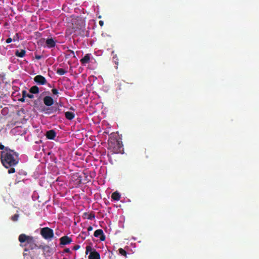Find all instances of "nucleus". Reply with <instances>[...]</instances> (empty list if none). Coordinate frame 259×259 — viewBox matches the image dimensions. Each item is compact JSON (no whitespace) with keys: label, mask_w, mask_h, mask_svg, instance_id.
<instances>
[{"label":"nucleus","mask_w":259,"mask_h":259,"mask_svg":"<svg viewBox=\"0 0 259 259\" xmlns=\"http://www.w3.org/2000/svg\"><path fill=\"white\" fill-rule=\"evenodd\" d=\"M92 248L90 246H87L86 247V251L87 252L90 251L92 250Z\"/></svg>","instance_id":"obj_35"},{"label":"nucleus","mask_w":259,"mask_h":259,"mask_svg":"<svg viewBox=\"0 0 259 259\" xmlns=\"http://www.w3.org/2000/svg\"><path fill=\"white\" fill-rule=\"evenodd\" d=\"M90 235V233L88 231H86V232H84V231H82L81 233H80V236L81 237V238L83 239H85V237L87 236H88Z\"/></svg>","instance_id":"obj_20"},{"label":"nucleus","mask_w":259,"mask_h":259,"mask_svg":"<svg viewBox=\"0 0 259 259\" xmlns=\"http://www.w3.org/2000/svg\"><path fill=\"white\" fill-rule=\"evenodd\" d=\"M26 53V52L25 50H21L20 51L16 50L15 52V55L17 57L23 58L25 56Z\"/></svg>","instance_id":"obj_15"},{"label":"nucleus","mask_w":259,"mask_h":259,"mask_svg":"<svg viewBox=\"0 0 259 259\" xmlns=\"http://www.w3.org/2000/svg\"><path fill=\"white\" fill-rule=\"evenodd\" d=\"M38 249H41L43 251V253L41 254V255L43 254L46 255L47 253L50 252L51 250V248L48 245H39L38 246Z\"/></svg>","instance_id":"obj_11"},{"label":"nucleus","mask_w":259,"mask_h":259,"mask_svg":"<svg viewBox=\"0 0 259 259\" xmlns=\"http://www.w3.org/2000/svg\"><path fill=\"white\" fill-rule=\"evenodd\" d=\"M29 254L32 259H41V254L39 249H35L29 252Z\"/></svg>","instance_id":"obj_5"},{"label":"nucleus","mask_w":259,"mask_h":259,"mask_svg":"<svg viewBox=\"0 0 259 259\" xmlns=\"http://www.w3.org/2000/svg\"><path fill=\"white\" fill-rule=\"evenodd\" d=\"M64 252H66V253H70V250L69 248H66L64 250Z\"/></svg>","instance_id":"obj_36"},{"label":"nucleus","mask_w":259,"mask_h":259,"mask_svg":"<svg viewBox=\"0 0 259 259\" xmlns=\"http://www.w3.org/2000/svg\"><path fill=\"white\" fill-rule=\"evenodd\" d=\"M10 169L8 170V172L9 174H13L15 172L16 170L14 167H10Z\"/></svg>","instance_id":"obj_27"},{"label":"nucleus","mask_w":259,"mask_h":259,"mask_svg":"<svg viewBox=\"0 0 259 259\" xmlns=\"http://www.w3.org/2000/svg\"><path fill=\"white\" fill-rule=\"evenodd\" d=\"M65 116L66 119L71 120L74 118L75 114L73 112L67 111L65 112Z\"/></svg>","instance_id":"obj_16"},{"label":"nucleus","mask_w":259,"mask_h":259,"mask_svg":"<svg viewBox=\"0 0 259 259\" xmlns=\"http://www.w3.org/2000/svg\"><path fill=\"white\" fill-rule=\"evenodd\" d=\"M79 33L78 34H79L80 35H81V36H83L84 35V29H81L80 28L79 30Z\"/></svg>","instance_id":"obj_31"},{"label":"nucleus","mask_w":259,"mask_h":259,"mask_svg":"<svg viewBox=\"0 0 259 259\" xmlns=\"http://www.w3.org/2000/svg\"><path fill=\"white\" fill-rule=\"evenodd\" d=\"M84 215H87V219L90 220H92L95 218V215L94 213H91L90 214H87V213H84Z\"/></svg>","instance_id":"obj_22"},{"label":"nucleus","mask_w":259,"mask_h":259,"mask_svg":"<svg viewBox=\"0 0 259 259\" xmlns=\"http://www.w3.org/2000/svg\"><path fill=\"white\" fill-rule=\"evenodd\" d=\"M26 97H28L30 99H32L34 98V96L33 94H28L27 93V92H26Z\"/></svg>","instance_id":"obj_30"},{"label":"nucleus","mask_w":259,"mask_h":259,"mask_svg":"<svg viewBox=\"0 0 259 259\" xmlns=\"http://www.w3.org/2000/svg\"><path fill=\"white\" fill-rule=\"evenodd\" d=\"M94 235L96 237H99L101 241H104L106 239L105 235L102 229H98L94 232Z\"/></svg>","instance_id":"obj_8"},{"label":"nucleus","mask_w":259,"mask_h":259,"mask_svg":"<svg viewBox=\"0 0 259 259\" xmlns=\"http://www.w3.org/2000/svg\"><path fill=\"white\" fill-rule=\"evenodd\" d=\"M82 183V182H81V179H78V184H80V183Z\"/></svg>","instance_id":"obj_40"},{"label":"nucleus","mask_w":259,"mask_h":259,"mask_svg":"<svg viewBox=\"0 0 259 259\" xmlns=\"http://www.w3.org/2000/svg\"><path fill=\"white\" fill-rule=\"evenodd\" d=\"M56 72L57 74H58L60 75H63L67 72V71H66L63 68H58Z\"/></svg>","instance_id":"obj_19"},{"label":"nucleus","mask_w":259,"mask_h":259,"mask_svg":"<svg viewBox=\"0 0 259 259\" xmlns=\"http://www.w3.org/2000/svg\"><path fill=\"white\" fill-rule=\"evenodd\" d=\"M80 248V245H76L73 247V249L74 250H77Z\"/></svg>","instance_id":"obj_33"},{"label":"nucleus","mask_w":259,"mask_h":259,"mask_svg":"<svg viewBox=\"0 0 259 259\" xmlns=\"http://www.w3.org/2000/svg\"><path fill=\"white\" fill-rule=\"evenodd\" d=\"M93 229V227L92 226H89L88 228H87V230L89 232V231H92Z\"/></svg>","instance_id":"obj_38"},{"label":"nucleus","mask_w":259,"mask_h":259,"mask_svg":"<svg viewBox=\"0 0 259 259\" xmlns=\"http://www.w3.org/2000/svg\"><path fill=\"white\" fill-rule=\"evenodd\" d=\"M72 242V239L67 236H64L60 238V244L65 245L69 244Z\"/></svg>","instance_id":"obj_7"},{"label":"nucleus","mask_w":259,"mask_h":259,"mask_svg":"<svg viewBox=\"0 0 259 259\" xmlns=\"http://www.w3.org/2000/svg\"><path fill=\"white\" fill-rule=\"evenodd\" d=\"M118 251H119V253L121 255H123L124 256H126V255H127V252L126 251L123 249V248H120L118 249Z\"/></svg>","instance_id":"obj_23"},{"label":"nucleus","mask_w":259,"mask_h":259,"mask_svg":"<svg viewBox=\"0 0 259 259\" xmlns=\"http://www.w3.org/2000/svg\"><path fill=\"white\" fill-rule=\"evenodd\" d=\"M52 92L54 95H57L59 94L58 90L56 89L53 88L52 90Z\"/></svg>","instance_id":"obj_29"},{"label":"nucleus","mask_w":259,"mask_h":259,"mask_svg":"<svg viewBox=\"0 0 259 259\" xmlns=\"http://www.w3.org/2000/svg\"><path fill=\"white\" fill-rule=\"evenodd\" d=\"M27 255V253H25V252H24L23 253V255L25 256H26Z\"/></svg>","instance_id":"obj_41"},{"label":"nucleus","mask_w":259,"mask_h":259,"mask_svg":"<svg viewBox=\"0 0 259 259\" xmlns=\"http://www.w3.org/2000/svg\"><path fill=\"white\" fill-rule=\"evenodd\" d=\"M99 25H100L101 26H103V25H104V22H103V21L100 20V21L99 22Z\"/></svg>","instance_id":"obj_39"},{"label":"nucleus","mask_w":259,"mask_h":259,"mask_svg":"<svg viewBox=\"0 0 259 259\" xmlns=\"http://www.w3.org/2000/svg\"><path fill=\"white\" fill-rule=\"evenodd\" d=\"M0 159L3 165L6 168L16 166L19 161L18 153L8 149L6 151L1 152Z\"/></svg>","instance_id":"obj_1"},{"label":"nucleus","mask_w":259,"mask_h":259,"mask_svg":"<svg viewBox=\"0 0 259 259\" xmlns=\"http://www.w3.org/2000/svg\"><path fill=\"white\" fill-rule=\"evenodd\" d=\"M44 111L47 114H51L53 113V109L50 108H47L46 110H44Z\"/></svg>","instance_id":"obj_28"},{"label":"nucleus","mask_w":259,"mask_h":259,"mask_svg":"<svg viewBox=\"0 0 259 259\" xmlns=\"http://www.w3.org/2000/svg\"><path fill=\"white\" fill-rule=\"evenodd\" d=\"M108 149L112 154L122 153L123 151L122 141L116 134L111 133L108 140Z\"/></svg>","instance_id":"obj_2"},{"label":"nucleus","mask_w":259,"mask_h":259,"mask_svg":"<svg viewBox=\"0 0 259 259\" xmlns=\"http://www.w3.org/2000/svg\"><path fill=\"white\" fill-rule=\"evenodd\" d=\"M46 44L48 48H53L56 45V42L52 38H48L46 40Z\"/></svg>","instance_id":"obj_14"},{"label":"nucleus","mask_w":259,"mask_h":259,"mask_svg":"<svg viewBox=\"0 0 259 259\" xmlns=\"http://www.w3.org/2000/svg\"><path fill=\"white\" fill-rule=\"evenodd\" d=\"M40 234L45 239H51L54 236V231L49 227H45L41 229Z\"/></svg>","instance_id":"obj_4"},{"label":"nucleus","mask_w":259,"mask_h":259,"mask_svg":"<svg viewBox=\"0 0 259 259\" xmlns=\"http://www.w3.org/2000/svg\"><path fill=\"white\" fill-rule=\"evenodd\" d=\"M111 198L112 199L118 201L120 200L121 198V195L119 192L117 191L113 192L111 195Z\"/></svg>","instance_id":"obj_17"},{"label":"nucleus","mask_w":259,"mask_h":259,"mask_svg":"<svg viewBox=\"0 0 259 259\" xmlns=\"http://www.w3.org/2000/svg\"><path fill=\"white\" fill-rule=\"evenodd\" d=\"M42 57V55H35V58L37 60H40Z\"/></svg>","instance_id":"obj_32"},{"label":"nucleus","mask_w":259,"mask_h":259,"mask_svg":"<svg viewBox=\"0 0 259 259\" xmlns=\"http://www.w3.org/2000/svg\"><path fill=\"white\" fill-rule=\"evenodd\" d=\"M12 40H13V39H12V38H10V37H9V38H7V39H6V42H7V44H9V43L11 42L12 41Z\"/></svg>","instance_id":"obj_34"},{"label":"nucleus","mask_w":259,"mask_h":259,"mask_svg":"<svg viewBox=\"0 0 259 259\" xmlns=\"http://www.w3.org/2000/svg\"><path fill=\"white\" fill-rule=\"evenodd\" d=\"M68 51L71 54H72L73 55V57H75V55H74V52L72 50H68Z\"/></svg>","instance_id":"obj_37"},{"label":"nucleus","mask_w":259,"mask_h":259,"mask_svg":"<svg viewBox=\"0 0 259 259\" xmlns=\"http://www.w3.org/2000/svg\"><path fill=\"white\" fill-rule=\"evenodd\" d=\"M6 149H10L8 147H5L2 143H0V150H3L2 151H6Z\"/></svg>","instance_id":"obj_26"},{"label":"nucleus","mask_w":259,"mask_h":259,"mask_svg":"<svg viewBox=\"0 0 259 259\" xmlns=\"http://www.w3.org/2000/svg\"><path fill=\"white\" fill-rule=\"evenodd\" d=\"M90 54H87L82 59H81L80 61L81 64L85 65L89 63L90 60Z\"/></svg>","instance_id":"obj_12"},{"label":"nucleus","mask_w":259,"mask_h":259,"mask_svg":"<svg viewBox=\"0 0 259 259\" xmlns=\"http://www.w3.org/2000/svg\"><path fill=\"white\" fill-rule=\"evenodd\" d=\"M19 217L18 214H15L11 217V220L13 222H16L18 220Z\"/></svg>","instance_id":"obj_24"},{"label":"nucleus","mask_w":259,"mask_h":259,"mask_svg":"<svg viewBox=\"0 0 259 259\" xmlns=\"http://www.w3.org/2000/svg\"><path fill=\"white\" fill-rule=\"evenodd\" d=\"M43 101L44 104L47 106H51L54 104V100L50 96H46Z\"/></svg>","instance_id":"obj_9"},{"label":"nucleus","mask_w":259,"mask_h":259,"mask_svg":"<svg viewBox=\"0 0 259 259\" xmlns=\"http://www.w3.org/2000/svg\"><path fill=\"white\" fill-rule=\"evenodd\" d=\"M30 92L32 94H37L39 93V88L36 85L32 87L29 90Z\"/></svg>","instance_id":"obj_18"},{"label":"nucleus","mask_w":259,"mask_h":259,"mask_svg":"<svg viewBox=\"0 0 259 259\" xmlns=\"http://www.w3.org/2000/svg\"><path fill=\"white\" fill-rule=\"evenodd\" d=\"M46 136L47 139L53 140L54 139L55 137H56V133L54 130H51L47 132Z\"/></svg>","instance_id":"obj_10"},{"label":"nucleus","mask_w":259,"mask_h":259,"mask_svg":"<svg viewBox=\"0 0 259 259\" xmlns=\"http://www.w3.org/2000/svg\"><path fill=\"white\" fill-rule=\"evenodd\" d=\"M19 39V33H17L14 36L13 40L14 41H18Z\"/></svg>","instance_id":"obj_25"},{"label":"nucleus","mask_w":259,"mask_h":259,"mask_svg":"<svg viewBox=\"0 0 259 259\" xmlns=\"http://www.w3.org/2000/svg\"><path fill=\"white\" fill-rule=\"evenodd\" d=\"M34 81L39 85H44L47 83V81L45 77L41 75H37L34 78Z\"/></svg>","instance_id":"obj_6"},{"label":"nucleus","mask_w":259,"mask_h":259,"mask_svg":"<svg viewBox=\"0 0 259 259\" xmlns=\"http://www.w3.org/2000/svg\"><path fill=\"white\" fill-rule=\"evenodd\" d=\"M26 90H23L22 91V98L20 99L19 100V101H21L22 102H24L25 101V98H26Z\"/></svg>","instance_id":"obj_21"},{"label":"nucleus","mask_w":259,"mask_h":259,"mask_svg":"<svg viewBox=\"0 0 259 259\" xmlns=\"http://www.w3.org/2000/svg\"><path fill=\"white\" fill-rule=\"evenodd\" d=\"M18 240L21 243H26L24 246H26L27 245L28 246V248L24 249V251H28L29 248L31 250L36 248L38 249L39 246L36 245L34 238L32 236H28L25 234H21L19 235ZM21 246H23V245L21 244Z\"/></svg>","instance_id":"obj_3"},{"label":"nucleus","mask_w":259,"mask_h":259,"mask_svg":"<svg viewBox=\"0 0 259 259\" xmlns=\"http://www.w3.org/2000/svg\"><path fill=\"white\" fill-rule=\"evenodd\" d=\"M89 259H100V254L96 250L91 251L89 256Z\"/></svg>","instance_id":"obj_13"}]
</instances>
